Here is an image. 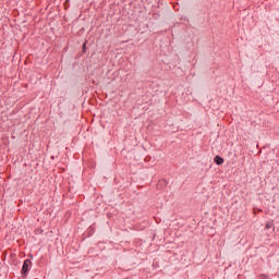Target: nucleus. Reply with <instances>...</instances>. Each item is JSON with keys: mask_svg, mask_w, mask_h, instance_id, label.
Wrapping results in <instances>:
<instances>
[{"mask_svg": "<svg viewBox=\"0 0 279 279\" xmlns=\"http://www.w3.org/2000/svg\"><path fill=\"white\" fill-rule=\"evenodd\" d=\"M259 278L260 279H269V277L267 275H260Z\"/></svg>", "mask_w": 279, "mask_h": 279, "instance_id": "obj_4", "label": "nucleus"}, {"mask_svg": "<svg viewBox=\"0 0 279 279\" xmlns=\"http://www.w3.org/2000/svg\"><path fill=\"white\" fill-rule=\"evenodd\" d=\"M83 49H86V44H83Z\"/></svg>", "mask_w": 279, "mask_h": 279, "instance_id": "obj_5", "label": "nucleus"}, {"mask_svg": "<svg viewBox=\"0 0 279 279\" xmlns=\"http://www.w3.org/2000/svg\"><path fill=\"white\" fill-rule=\"evenodd\" d=\"M214 161L216 162V165H223V158H221L220 156H216L214 158Z\"/></svg>", "mask_w": 279, "mask_h": 279, "instance_id": "obj_2", "label": "nucleus"}, {"mask_svg": "<svg viewBox=\"0 0 279 279\" xmlns=\"http://www.w3.org/2000/svg\"><path fill=\"white\" fill-rule=\"evenodd\" d=\"M274 228V225L271 222L266 223V230H269Z\"/></svg>", "mask_w": 279, "mask_h": 279, "instance_id": "obj_3", "label": "nucleus"}, {"mask_svg": "<svg viewBox=\"0 0 279 279\" xmlns=\"http://www.w3.org/2000/svg\"><path fill=\"white\" fill-rule=\"evenodd\" d=\"M29 269H32V260L25 259L22 266V276H27L29 274Z\"/></svg>", "mask_w": 279, "mask_h": 279, "instance_id": "obj_1", "label": "nucleus"}]
</instances>
